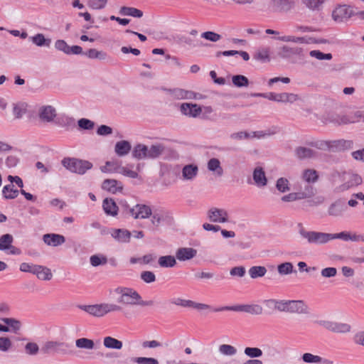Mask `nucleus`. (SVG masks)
<instances>
[{
  "mask_svg": "<svg viewBox=\"0 0 364 364\" xmlns=\"http://www.w3.org/2000/svg\"><path fill=\"white\" fill-rule=\"evenodd\" d=\"M347 208L346 205L343 202L336 200L329 206L328 214L334 218H341L344 215Z\"/></svg>",
  "mask_w": 364,
  "mask_h": 364,
  "instance_id": "obj_13",
  "label": "nucleus"
},
{
  "mask_svg": "<svg viewBox=\"0 0 364 364\" xmlns=\"http://www.w3.org/2000/svg\"><path fill=\"white\" fill-rule=\"evenodd\" d=\"M158 263L161 267H173L176 264V258L171 255L161 256L159 258Z\"/></svg>",
  "mask_w": 364,
  "mask_h": 364,
  "instance_id": "obj_38",
  "label": "nucleus"
},
{
  "mask_svg": "<svg viewBox=\"0 0 364 364\" xmlns=\"http://www.w3.org/2000/svg\"><path fill=\"white\" fill-rule=\"evenodd\" d=\"M201 37L211 42H217L221 38V36L213 31H205L201 33Z\"/></svg>",
  "mask_w": 364,
  "mask_h": 364,
  "instance_id": "obj_62",
  "label": "nucleus"
},
{
  "mask_svg": "<svg viewBox=\"0 0 364 364\" xmlns=\"http://www.w3.org/2000/svg\"><path fill=\"white\" fill-rule=\"evenodd\" d=\"M43 240L47 245L58 247L65 242V238L62 235L50 233L44 235Z\"/></svg>",
  "mask_w": 364,
  "mask_h": 364,
  "instance_id": "obj_16",
  "label": "nucleus"
},
{
  "mask_svg": "<svg viewBox=\"0 0 364 364\" xmlns=\"http://www.w3.org/2000/svg\"><path fill=\"white\" fill-rule=\"evenodd\" d=\"M103 346L108 349L121 350L123 343L121 341L112 336H106L103 338Z\"/></svg>",
  "mask_w": 364,
  "mask_h": 364,
  "instance_id": "obj_30",
  "label": "nucleus"
},
{
  "mask_svg": "<svg viewBox=\"0 0 364 364\" xmlns=\"http://www.w3.org/2000/svg\"><path fill=\"white\" fill-rule=\"evenodd\" d=\"M268 303L273 304V307L279 311L288 312L289 300L268 299Z\"/></svg>",
  "mask_w": 364,
  "mask_h": 364,
  "instance_id": "obj_42",
  "label": "nucleus"
},
{
  "mask_svg": "<svg viewBox=\"0 0 364 364\" xmlns=\"http://www.w3.org/2000/svg\"><path fill=\"white\" fill-rule=\"evenodd\" d=\"M77 124L80 128L85 130H91L95 127V123L86 118H82L78 120Z\"/></svg>",
  "mask_w": 364,
  "mask_h": 364,
  "instance_id": "obj_61",
  "label": "nucleus"
},
{
  "mask_svg": "<svg viewBox=\"0 0 364 364\" xmlns=\"http://www.w3.org/2000/svg\"><path fill=\"white\" fill-rule=\"evenodd\" d=\"M302 53L301 48L284 46L281 48L279 55L282 58H289L294 55H302Z\"/></svg>",
  "mask_w": 364,
  "mask_h": 364,
  "instance_id": "obj_20",
  "label": "nucleus"
},
{
  "mask_svg": "<svg viewBox=\"0 0 364 364\" xmlns=\"http://www.w3.org/2000/svg\"><path fill=\"white\" fill-rule=\"evenodd\" d=\"M255 58L262 62L269 60V51L267 48L259 50L255 55Z\"/></svg>",
  "mask_w": 364,
  "mask_h": 364,
  "instance_id": "obj_57",
  "label": "nucleus"
},
{
  "mask_svg": "<svg viewBox=\"0 0 364 364\" xmlns=\"http://www.w3.org/2000/svg\"><path fill=\"white\" fill-rule=\"evenodd\" d=\"M31 41L33 43L36 44L38 46H49L50 43V39H46L44 36L41 33H38L35 35L34 36H32L31 38Z\"/></svg>",
  "mask_w": 364,
  "mask_h": 364,
  "instance_id": "obj_47",
  "label": "nucleus"
},
{
  "mask_svg": "<svg viewBox=\"0 0 364 364\" xmlns=\"http://www.w3.org/2000/svg\"><path fill=\"white\" fill-rule=\"evenodd\" d=\"M102 188L112 193L121 192L123 189L122 183L115 179H106L103 181Z\"/></svg>",
  "mask_w": 364,
  "mask_h": 364,
  "instance_id": "obj_18",
  "label": "nucleus"
},
{
  "mask_svg": "<svg viewBox=\"0 0 364 364\" xmlns=\"http://www.w3.org/2000/svg\"><path fill=\"white\" fill-rule=\"evenodd\" d=\"M141 279L147 284L154 282L156 281V275L151 271H144L140 274Z\"/></svg>",
  "mask_w": 364,
  "mask_h": 364,
  "instance_id": "obj_63",
  "label": "nucleus"
},
{
  "mask_svg": "<svg viewBox=\"0 0 364 364\" xmlns=\"http://www.w3.org/2000/svg\"><path fill=\"white\" fill-rule=\"evenodd\" d=\"M65 344L62 342L49 341H46L41 347V352L44 354H53L63 352V348Z\"/></svg>",
  "mask_w": 364,
  "mask_h": 364,
  "instance_id": "obj_12",
  "label": "nucleus"
},
{
  "mask_svg": "<svg viewBox=\"0 0 364 364\" xmlns=\"http://www.w3.org/2000/svg\"><path fill=\"white\" fill-rule=\"evenodd\" d=\"M232 81L233 85L237 87H247L249 85L248 78L242 75H233Z\"/></svg>",
  "mask_w": 364,
  "mask_h": 364,
  "instance_id": "obj_44",
  "label": "nucleus"
},
{
  "mask_svg": "<svg viewBox=\"0 0 364 364\" xmlns=\"http://www.w3.org/2000/svg\"><path fill=\"white\" fill-rule=\"evenodd\" d=\"M102 307L103 316L110 312L121 311L122 310L119 305L115 304L104 303L102 304Z\"/></svg>",
  "mask_w": 364,
  "mask_h": 364,
  "instance_id": "obj_50",
  "label": "nucleus"
},
{
  "mask_svg": "<svg viewBox=\"0 0 364 364\" xmlns=\"http://www.w3.org/2000/svg\"><path fill=\"white\" fill-rule=\"evenodd\" d=\"M102 208L107 215L115 217L118 213V207L112 198H105L102 203Z\"/></svg>",
  "mask_w": 364,
  "mask_h": 364,
  "instance_id": "obj_24",
  "label": "nucleus"
},
{
  "mask_svg": "<svg viewBox=\"0 0 364 364\" xmlns=\"http://www.w3.org/2000/svg\"><path fill=\"white\" fill-rule=\"evenodd\" d=\"M326 0H303L304 4L311 10H317Z\"/></svg>",
  "mask_w": 364,
  "mask_h": 364,
  "instance_id": "obj_56",
  "label": "nucleus"
},
{
  "mask_svg": "<svg viewBox=\"0 0 364 364\" xmlns=\"http://www.w3.org/2000/svg\"><path fill=\"white\" fill-rule=\"evenodd\" d=\"M294 0H271L270 6L274 11L288 12L294 7Z\"/></svg>",
  "mask_w": 364,
  "mask_h": 364,
  "instance_id": "obj_10",
  "label": "nucleus"
},
{
  "mask_svg": "<svg viewBox=\"0 0 364 364\" xmlns=\"http://www.w3.org/2000/svg\"><path fill=\"white\" fill-rule=\"evenodd\" d=\"M252 178L257 187H264L267 184V178L262 167H256L252 173Z\"/></svg>",
  "mask_w": 364,
  "mask_h": 364,
  "instance_id": "obj_19",
  "label": "nucleus"
},
{
  "mask_svg": "<svg viewBox=\"0 0 364 364\" xmlns=\"http://www.w3.org/2000/svg\"><path fill=\"white\" fill-rule=\"evenodd\" d=\"M219 353L226 356H233L237 353V349L229 344H222L218 348Z\"/></svg>",
  "mask_w": 364,
  "mask_h": 364,
  "instance_id": "obj_45",
  "label": "nucleus"
},
{
  "mask_svg": "<svg viewBox=\"0 0 364 364\" xmlns=\"http://www.w3.org/2000/svg\"><path fill=\"white\" fill-rule=\"evenodd\" d=\"M316 323L326 329L336 333H347L351 330L350 325L346 323L330 320H319L316 321Z\"/></svg>",
  "mask_w": 364,
  "mask_h": 364,
  "instance_id": "obj_5",
  "label": "nucleus"
},
{
  "mask_svg": "<svg viewBox=\"0 0 364 364\" xmlns=\"http://www.w3.org/2000/svg\"><path fill=\"white\" fill-rule=\"evenodd\" d=\"M295 156L301 160L311 159L315 156V151L309 148L298 146L294 150Z\"/></svg>",
  "mask_w": 364,
  "mask_h": 364,
  "instance_id": "obj_28",
  "label": "nucleus"
},
{
  "mask_svg": "<svg viewBox=\"0 0 364 364\" xmlns=\"http://www.w3.org/2000/svg\"><path fill=\"white\" fill-rule=\"evenodd\" d=\"M198 173V167L195 164H188L182 168V177L183 180L192 181Z\"/></svg>",
  "mask_w": 364,
  "mask_h": 364,
  "instance_id": "obj_23",
  "label": "nucleus"
},
{
  "mask_svg": "<svg viewBox=\"0 0 364 364\" xmlns=\"http://www.w3.org/2000/svg\"><path fill=\"white\" fill-rule=\"evenodd\" d=\"M348 116L338 115L336 114H328L324 119L326 123H333L334 124H348Z\"/></svg>",
  "mask_w": 364,
  "mask_h": 364,
  "instance_id": "obj_29",
  "label": "nucleus"
},
{
  "mask_svg": "<svg viewBox=\"0 0 364 364\" xmlns=\"http://www.w3.org/2000/svg\"><path fill=\"white\" fill-rule=\"evenodd\" d=\"M107 4V0H88V6L95 10L104 9Z\"/></svg>",
  "mask_w": 364,
  "mask_h": 364,
  "instance_id": "obj_52",
  "label": "nucleus"
},
{
  "mask_svg": "<svg viewBox=\"0 0 364 364\" xmlns=\"http://www.w3.org/2000/svg\"><path fill=\"white\" fill-rule=\"evenodd\" d=\"M355 14H357V13L355 12L353 7L347 5H342L336 7L333 10L332 17L336 21L343 22L349 19Z\"/></svg>",
  "mask_w": 364,
  "mask_h": 364,
  "instance_id": "obj_6",
  "label": "nucleus"
},
{
  "mask_svg": "<svg viewBox=\"0 0 364 364\" xmlns=\"http://www.w3.org/2000/svg\"><path fill=\"white\" fill-rule=\"evenodd\" d=\"M119 363L122 364H131L132 363L137 364H159L157 359L146 357H132Z\"/></svg>",
  "mask_w": 364,
  "mask_h": 364,
  "instance_id": "obj_25",
  "label": "nucleus"
},
{
  "mask_svg": "<svg viewBox=\"0 0 364 364\" xmlns=\"http://www.w3.org/2000/svg\"><path fill=\"white\" fill-rule=\"evenodd\" d=\"M1 321L10 328V331L16 333L20 330L21 323L20 321L13 318H3Z\"/></svg>",
  "mask_w": 364,
  "mask_h": 364,
  "instance_id": "obj_41",
  "label": "nucleus"
},
{
  "mask_svg": "<svg viewBox=\"0 0 364 364\" xmlns=\"http://www.w3.org/2000/svg\"><path fill=\"white\" fill-rule=\"evenodd\" d=\"M289 181L286 178H279L276 182V188L281 193H285L290 190Z\"/></svg>",
  "mask_w": 364,
  "mask_h": 364,
  "instance_id": "obj_48",
  "label": "nucleus"
},
{
  "mask_svg": "<svg viewBox=\"0 0 364 364\" xmlns=\"http://www.w3.org/2000/svg\"><path fill=\"white\" fill-rule=\"evenodd\" d=\"M288 312L298 314H310L309 306L301 300H289Z\"/></svg>",
  "mask_w": 364,
  "mask_h": 364,
  "instance_id": "obj_11",
  "label": "nucleus"
},
{
  "mask_svg": "<svg viewBox=\"0 0 364 364\" xmlns=\"http://www.w3.org/2000/svg\"><path fill=\"white\" fill-rule=\"evenodd\" d=\"M78 308L93 316H103L102 304L93 305H79Z\"/></svg>",
  "mask_w": 364,
  "mask_h": 364,
  "instance_id": "obj_26",
  "label": "nucleus"
},
{
  "mask_svg": "<svg viewBox=\"0 0 364 364\" xmlns=\"http://www.w3.org/2000/svg\"><path fill=\"white\" fill-rule=\"evenodd\" d=\"M114 171L131 178H139V177L136 171H133L127 166H117L114 168Z\"/></svg>",
  "mask_w": 364,
  "mask_h": 364,
  "instance_id": "obj_40",
  "label": "nucleus"
},
{
  "mask_svg": "<svg viewBox=\"0 0 364 364\" xmlns=\"http://www.w3.org/2000/svg\"><path fill=\"white\" fill-rule=\"evenodd\" d=\"M131 144L126 140L117 141L114 146V151L119 156H124L129 154L131 151Z\"/></svg>",
  "mask_w": 364,
  "mask_h": 364,
  "instance_id": "obj_27",
  "label": "nucleus"
},
{
  "mask_svg": "<svg viewBox=\"0 0 364 364\" xmlns=\"http://www.w3.org/2000/svg\"><path fill=\"white\" fill-rule=\"evenodd\" d=\"M164 151V146L161 144H154L147 146V159H156L161 156Z\"/></svg>",
  "mask_w": 364,
  "mask_h": 364,
  "instance_id": "obj_31",
  "label": "nucleus"
},
{
  "mask_svg": "<svg viewBox=\"0 0 364 364\" xmlns=\"http://www.w3.org/2000/svg\"><path fill=\"white\" fill-rule=\"evenodd\" d=\"M19 191L14 188L11 183L6 185L2 189V194L5 199H14L18 195Z\"/></svg>",
  "mask_w": 364,
  "mask_h": 364,
  "instance_id": "obj_35",
  "label": "nucleus"
},
{
  "mask_svg": "<svg viewBox=\"0 0 364 364\" xmlns=\"http://www.w3.org/2000/svg\"><path fill=\"white\" fill-rule=\"evenodd\" d=\"M278 39L283 42H293L295 43H305L308 44L312 42L311 38L306 37H296L294 36H283L279 37Z\"/></svg>",
  "mask_w": 364,
  "mask_h": 364,
  "instance_id": "obj_32",
  "label": "nucleus"
},
{
  "mask_svg": "<svg viewBox=\"0 0 364 364\" xmlns=\"http://www.w3.org/2000/svg\"><path fill=\"white\" fill-rule=\"evenodd\" d=\"M244 353L251 358H259L262 355V350L259 348L247 347L244 350Z\"/></svg>",
  "mask_w": 364,
  "mask_h": 364,
  "instance_id": "obj_51",
  "label": "nucleus"
},
{
  "mask_svg": "<svg viewBox=\"0 0 364 364\" xmlns=\"http://www.w3.org/2000/svg\"><path fill=\"white\" fill-rule=\"evenodd\" d=\"M14 237L10 234H5L0 237V250H6L10 248L15 249L12 246Z\"/></svg>",
  "mask_w": 364,
  "mask_h": 364,
  "instance_id": "obj_39",
  "label": "nucleus"
},
{
  "mask_svg": "<svg viewBox=\"0 0 364 364\" xmlns=\"http://www.w3.org/2000/svg\"><path fill=\"white\" fill-rule=\"evenodd\" d=\"M63 166L72 173L82 175L92 167V164L88 161L74 158H65L62 161Z\"/></svg>",
  "mask_w": 364,
  "mask_h": 364,
  "instance_id": "obj_3",
  "label": "nucleus"
},
{
  "mask_svg": "<svg viewBox=\"0 0 364 364\" xmlns=\"http://www.w3.org/2000/svg\"><path fill=\"white\" fill-rule=\"evenodd\" d=\"M318 174L314 169H306L303 173V178L308 183H314L318 180Z\"/></svg>",
  "mask_w": 364,
  "mask_h": 364,
  "instance_id": "obj_49",
  "label": "nucleus"
},
{
  "mask_svg": "<svg viewBox=\"0 0 364 364\" xmlns=\"http://www.w3.org/2000/svg\"><path fill=\"white\" fill-rule=\"evenodd\" d=\"M209 220L215 223H225L228 222V213L226 210L218 208H211L207 213Z\"/></svg>",
  "mask_w": 364,
  "mask_h": 364,
  "instance_id": "obj_7",
  "label": "nucleus"
},
{
  "mask_svg": "<svg viewBox=\"0 0 364 364\" xmlns=\"http://www.w3.org/2000/svg\"><path fill=\"white\" fill-rule=\"evenodd\" d=\"M277 271L281 275L290 274L294 272V266L291 262H284L277 266Z\"/></svg>",
  "mask_w": 364,
  "mask_h": 364,
  "instance_id": "obj_46",
  "label": "nucleus"
},
{
  "mask_svg": "<svg viewBox=\"0 0 364 364\" xmlns=\"http://www.w3.org/2000/svg\"><path fill=\"white\" fill-rule=\"evenodd\" d=\"M25 351L28 355H35L38 353L39 347L37 343L29 342L25 346Z\"/></svg>",
  "mask_w": 364,
  "mask_h": 364,
  "instance_id": "obj_64",
  "label": "nucleus"
},
{
  "mask_svg": "<svg viewBox=\"0 0 364 364\" xmlns=\"http://www.w3.org/2000/svg\"><path fill=\"white\" fill-rule=\"evenodd\" d=\"M344 180L345 182L336 188L339 192H343L353 187H356L363 182L361 176L357 173H348L345 176Z\"/></svg>",
  "mask_w": 364,
  "mask_h": 364,
  "instance_id": "obj_8",
  "label": "nucleus"
},
{
  "mask_svg": "<svg viewBox=\"0 0 364 364\" xmlns=\"http://www.w3.org/2000/svg\"><path fill=\"white\" fill-rule=\"evenodd\" d=\"M335 146L339 150L350 149L353 146V142L351 140L341 139L334 142Z\"/></svg>",
  "mask_w": 364,
  "mask_h": 364,
  "instance_id": "obj_54",
  "label": "nucleus"
},
{
  "mask_svg": "<svg viewBox=\"0 0 364 364\" xmlns=\"http://www.w3.org/2000/svg\"><path fill=\"white\" fill-rule=\"evenodd\" d=\"M147 146L141 144H136L132 151V156L136 159H147Z\"/></svg>",
  "mask_w": 364,
  "mask_h": 364,
  "instance_id": "obj_34",
  "label": "nucleus"
},
{
  "mask_svg": "<svg viewBox=\"0 0 364 364\" xmlns=\"http://www.w3.org/2000/svg\"><path fill=\"white\" fill-rule=\"evenodd\" d=\"M111 235L119 242H129L132 233L126 229H114L111 232Z\"/></svg>",
  "mask_w": 364,
  "mask_h": 364,
  "instance_id": "obj_22",
  "label": "nucleus"
},
{
  "mask_svg": "<svg viewBox=\"0 0 364 364\" xmlns=\"http://www.w3.org/2000/svg\"><path fill=\"white\" fill-rule=\"evenodd\" d=\"M364 122V111H356L351 116H348V123Z\"/></svg>",
  "mask_w": 364,
  "mask_h": 364,
  "instance_id": "obj_60",
  "label": "nucleus"
},
{
  "mask_svg": "<svg viewBox=\"0 0 364 364\" xmlns=\"http://www.w3.org/2000/svg\"><path fill=\"white\" fill-rule=\"evenodd\" d=\"M129 214L134 219H147L151 215V208L145 204H136L129 208Z\"/></svg>",
  "mask_w": 364,
  "mask_h": 364,
  "instance_id": "obj_9",
  "label": "nucleus"
},
{
  "mask_svg": "<svg viewBox=\"0 0 364 364\" xmlns=\"http://www.w3.org/2000/svg\"><path fill=\"white\" fill-rule=\"evenodd\" d=\"M305 198L304 193H291L282 197L281 200L284 202H292L297 200H301Z\"/></svg>",
  "mask_w": 364,
  "mask_h": 364,
  "instance_id": "obj_53",
  "label": "nucleus"
},
{
  "mask_svg": "<svg viewBox=\"0 0 364 364\" xmlns=\"http://www.w3.org/2000/svg\"><path fill=\"white\" fill-rule=\"evenodd\" d=\"M207 168L215 176L220 177L223 175V168L220 161L217 158H211L207 163Z\"/></svg>",
  "mask_w": 364,
  "mask_h": 364,
  "instance_id": "obj_21",
  "label": "nucleus"
},
{
  "mask_svg": "<svg viewBox=\"0 0 364 364\" xmlns=\"http://www.w3.org/2000/svg\"><path fill=\"white\" fill-rule=\"evenodd\" d=\"M115 292L119 295L117 302L122 305H140L150 306L154 304V301H143L139 294L133 289L127 287H118L115 289Z\"/></svg>",
  "mask_w": 364,
  "mask_h": 364,
  "instance_id": "obj_1",
  "label": "nucleus"
},
{
  "mask_svg": "<svg viewBox=\"0 0 364 364\" xmlns=\"http://www.w3.org/2000/svg\"><path fill=\"white\" fill-rule=\"evenodd\" d=\"M75 346L80 349L92 350L95 348V343L92 339L80 338L75 340Z\"/></svg>",
  "mask_w": 364,
  "mask_h": 364,
  "instance_id": "obj_37",
  "label": "nucleus"
},
{
  "mask_svg": "<svg viewBox=\"0 0 364 364\" xmlns=\"http://www.w3.org/2000/svg\"><path fill=\"white\" fill-rule=\"evenodd\" d=\"M90 262L92 266L97 267L99 265L105 264L107 262V259L105 256L92 255L90 258Z\"/></svg>",
  "mask_w": 364,
  "mask_h": 364,
  "instance_id": "obj_55",
  "label": "nucleus"
},
{
  "mask_svg": "<svg viewBox=\"0 0 364 364\" xmlns=\"http://www.w3.org/2000/svg\"><path fill=\"white\" fill-rule=\"evenodd\" d=\"M12 342L8 337H0V351L6 353L12 348Z\"/></svg>",
  "mask_w": 364,
  "mask_h": 364,
  "instance_id": "obj_58",
  "label": "nucleus"
},
{
  "mask_svg": "<svg viewBox=\"0 0 364 364\" xmlns=\"http://www.w3.org/2000/svg\"><path fill=\"white\" fill-rule=\"evenodd\" d=\"M38 115L42 121L50 122L56 117V110L50 105L43 106L39 109Z\"/></svg>",
  "mask_w": 364,
  "mask_h": 364,
  "instance_id": "obj_15",
  "label": "nucleus"
},
{
  "mask_svg": "<svg viewBox=\"0 0 364 364\" xmlns=\"http://www.w3.org/2000/svg\"><path fill=\"white\" fill-rule=\"evenodd\" d=\"M299 234L309 245H322L331 241V233L306 230L301 224Z\"/></svg>",
  "mask_w": 364,
  "mask_h": 364,
  "instance_id": "obj_2",
  "label": "nucleus"
},
{
  "mask_svg": "<svg viewBox=\"0 0 364 364\" xmlns=\"http://www.w3.org/2000/svg\"><path fill=\"white\" fill-rule=\"evenodd\" d=\"M267 273V269L263 266H254L249 269V274L252 279L262 277Z\"/></svg>",
  "mask_w": 364,
  "mask_h": 364,
  "instance_id": "obj_43",
  "label": "nucleus"
},
{
  "mask_svg": "<svg viewBox=\"0 0 364 364\" xmlns=\"http://www.w3.org/2000/svg\"><path fill=\"white\" fill-rule=\"evenodd\" d=\"M119 14L122 16H129L135 18H141L143 16V12L134 7L122 6L119 9Z\"/></svg>",
  "mask_w": 364,
  "mask_h": 364,
  "instance_id": "obj_33",
  "label": "nucleus"
},
{
  "mask_svg": "<svg viewBox=\"0 0 364 364\" xmlns=\"http://www.w3.org/2000/svg\"><path fill=\"white\" fill-rule=\"evenodd\" d=\"M243 311L252 315H260L263 312L262 306L259 304H244L236 306H226L214 309V311Z\"/></svg>",
  "mask_w": 364,
  "mask_h": 364,
  "instance_id": "obj_4",
  "label": "nucleus"
},
{
  "mask_svg": "<svg viewBox=\"0 0 364 364\" xmlns=\"http://www.w3.org/2000/svg\"><path fill=\"white\" fill-rule=\"evenodd\" d=\"M309 55L311 57L315 58L318 60H331L332 55L331 53H323L320 50H314L310 51Z\"/></svg>",
  "mask_w": 364,
  "mask_h": 364,
  "instance_id": "obj_59",
  "label": "nucleus"
},
{
  "mask_svg": "<svg viewBox=\"0 0 364 364\" xmlns=\"http://www.w3.org/2000/svg\"><path fill=\"white\" fill-rule=\"evenodd\" d=\"M85 55L90 59H99L105 60L108 58L107 53L102 50H97L95 48H90L85 53Z\"/></svg>",
  "mask_w": 364,
  "mask_h": 364,
  "instance_id": "obj_36",
  "label": "nucleus"
},
{
  "mask_svg": "<svg viewBox=\"0 0 364 364\" xmlns=\"http://www.w3.org/2000/svg\"><path fill=\"white\" fill-rule=\"evenodd\" d=\"M197 254V250L191 247H181L176 252V258L179 261L189 260Z\"/></svg>",
  "mask_w": 364,
  "mask_h": 364,
  "instance_id": "obj_17",
  "label": "nucleus"
},
{
  "mask_svg": "<svg viewBox=\"0 0 364 364\" xmlns=\"http://www.w3.org/2000/svg\"><path fill=\"white\" fill-rule=\"evenodd\" d=\"M181 112L189 117H197L202 112L201 107L197 104L183 103L181 105Z\"/></svg>",
  "mask_w": 364,
  "mask_h": 364,
  "instance_id": "obj_14",
  "label": "nucleus"
}]
</instances>
